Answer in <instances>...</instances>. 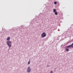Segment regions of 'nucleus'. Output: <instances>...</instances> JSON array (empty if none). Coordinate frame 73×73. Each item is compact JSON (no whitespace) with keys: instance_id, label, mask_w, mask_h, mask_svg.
I'll list each match as a JSON object with an SVG mask.
<instances>
[{"instance_id":"12","label":"nucleus","mask_w":73,"mask_h":73,"mask_svg":"<svg viewBox=\"0 0 73 73\" xmlns=\"http://www.w3.org/2000/svg\"><path fill=\"white\" fill-rule=\"evenodd\" d=\"M50 73H53V71H51V72H50Z\"/></svg>"},{"instance_id":"9","label":"nucleus","mask_w":73,"mask_h":73,"mask_svg":"<svg viewBox=\"0 0 73 73\" xmlns=\"http://www.w3.org/2000/svg\"><path fill=\"white\" fill-rule=\"evenodd\" d=\"M55 15H57V14H58L57 12H55Z\"/></svg>"},{"instance_id":"7","label":"nucleus","mask_w":73,"mask_h":73,"mask_svg":"<svg viewBox=\"0 0 73 73\" xmlns=\"http://www.w3.org/2000/svg\"><path fill=\"white\" fill-rule=\"evenodd\" d=\"M69 49H66V51L67 52H68V51H69Z\"/></svg>"},{"instance_id":"2","label":"nucleus","mask_w":73,"mask_h":73,"mask_svg":"<svg viewBox=\"0 0 73 73\" xmlns=\"http://www.w3.org/2000/svg\"><path fill=\"white\" fill-rule=\"evenodd\" d=\"M41 36L42 37V38H44V37H46V35L45 33H43L41 34Z\"/></svg>"},{"instance_id":"3","label":"nucleus","mask_w":73,"mask_h":73,"mask_svg":"<svg viewBox=\"0 0 73 73\" xmlns=\"http://www.w3.org/2000/svg\"><path fill=\"white\" fill-rule=\"evenodd\" d=\"M27 72H28V73H29V72H31V68L30 67L28 68Z\"/></svg>"},{"instance_id":"13","label":"nucleus","mask_w":73,"mask_h":73,"mask_svg":"<svg viewBox=\"0 0 73 73\" xmlns=\"http://www.w3.org/2000/svg\"><path fill=\"white\" fill-rule=\"evenodd\" d=\"M72 46L73 45V43H72L71 44Z\"/></svg>"},{"instance_id":"1","label":"nucleus","mask_w":73,"mask_h":73,"mask_svg":"<svg viewBox=\"0 0 73 73\" xmlns=\"http://www.w3.org/2000/svg\"><path fill=\"white\" fill-rule=\"evenodd\" d=\"M12 42L10 41H8L7 42V44L8 45V46L9 47V48L11 47V44Z\"/></svg>"},{"instance_id":"5","label":"nucleus","mask_w":73,"mask_h":73,"mask_svg":"<svg viewBox=\"0 0 73 73\" xmlns=\"http://www.w3.org/2000/svg\"><path fill=\"white\" fill-rule=\"evenodd\" d=\"M31 62V60H29L28 62V65H29V64H30V62Z\"/></svg>"},{"instance_id":"11","label":"nucleus","mask_w":73,"mask_h":73,"mask_svg":"<svg viewBox=\"0 0 73 73\" xmlns=\"http://www.w3.org/2000/svg\"><path fill=\"white\" fill-rule=\"evenodd\" d=\"M54 4H57V2H54Z\"/></svg>"},{"instance_id":"10","label":"nucleus","mask_w":73,"mask_h":73,"mask_svg":"<svg viewBox=\"0 0 73 73\" xmlns=\"http://www.w3.org/2000/svg\"><path fill=\"white\" fill-rule=\"evenodd\" d=\"M66 48H70V46H69V45L68 46H66Z\"/></svg>"},{"instance_id":"6","label":"nucleus","mask_w":73,"mask_h":73,"mask_svg":"<svg viewBox=\"0 0 73 73\" xmlns=\"http://www.w3.org/2000/svg\"><path fill=\"white\" fill-rule=\"evenodd\" d=\"M69 46H70V47H72V48H73V46H72V44L71 45H69Z\"/></svg>"},{"instance_id":"4","label":"nucleus","mask_w":73,"mask_h":73,"mask_svg":"<svg viewBox=\"0 0 73 73\" xmlns=\"http://www.w3.org/2000/svg\"><path fill=\"white\" fill-rule=\"evenodd\" d=\"M10 40V37H7V41H9V40Z\"/></svg>"},{"instance_id":"8","label":"nucleus","mask_w":73,"mask_h":73,"mask_svg":"<svg viewBox=\"0 0 73 73\" xmlns=\"http://www.w3.org/2000/svg\"><path fill=\"white\" fill-rule=\"evenodd\" d=\"M53 12H56V9H53Z\"/></svg>"}]
</instances>
